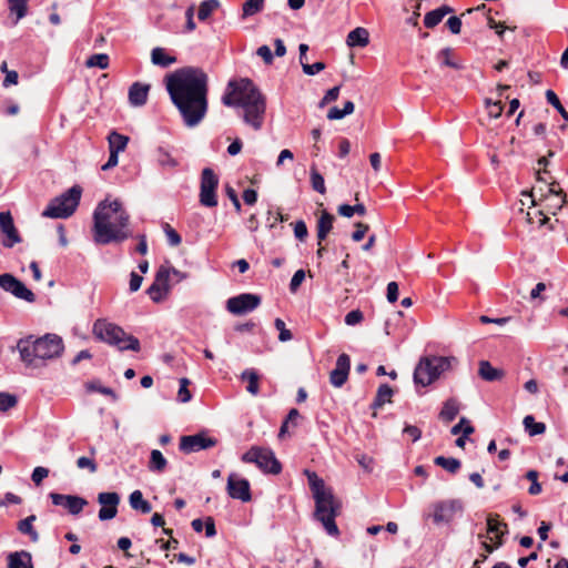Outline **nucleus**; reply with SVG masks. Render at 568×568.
Listing matches in <instances>:
<instances>
[{
	"instance_id": "obj_1",
	"label": "nucleus",
	"mask_w": 568,
	"mask_h": 568,
	"mask_svg": "<svg viewBox=\"0 0 568 568\" xmlns=\"http://www.w3.org/2000/svg\"><path fill=\"white\" fill-rule=\"evenodd\" d=\"M165 87L184 125H199L209 110L207 74L201 68L184 67L165 77Z\"/></svg>"
},
{
	"instance_id": "obj_2",
	"label": "nucleus",
	"mask_w": 568,
	"mask_h": 568,
	"mask_svg": "<svg viewBox=\"0 0 568 568\" xmlns=\"http://www.w3.org/2000/svg\"><path fill=\"white\" fill-rule=\"evenodd\" d=\"M130 214L118 199L100 202L93 213V237L97 244L123 242L132 236Z\"/></svg>"
},
{
	"instance_id": "obj_3",
	"label": "nucleus",
	"mask_w": 568,
	"mask_h": 568,
	"mask_svg": "<svg viewBox=\"0 0 568 568\" xmlns=\"http://www.w3.org/2000/svg\"><path fill=\"white\" fill-rule=\"evenodd\" d=\"M222 103L226 106H239L243 109L244 122L254 130L263 126L266 100L252 80L242 78L231 80L222 97Z\"/></svg>"
},
{
	"instance_id": "obj_4",
	"label": "nucleus",
	"mask_w": 568,
	"mask_h": 568,
	"mask_svg": "<svg viewBox=\"0 0 568 568\" xmlns=\"http://www.w3.org/2000/svg\"><path fill=\"white\" fill-rule=\"evenodd\" d=\"M310 488L315 500V518L322 523L326 532L331 536H338L339 530L335 518L341 513V501L334 496L331 488L325 486L322 478L315 471L304 470Z\"/></svg>"
},
{
	"instance_id": "obj_5",
	"label": "nucleus",
	"mask_w": 568,
	"mask_h": 568,
	"mask_svg": "<svg viewBox=\"0 0 568 568\" xmlns=\"http://www.w3.org/2000/svg\"><path fill=\"white\" fill-rule=\"evenodd\" d=\"M20 359L27 367L38 368L45 365L47 361L60 357L63 349V341L55 334H45L33 338L28 336L17 343Z\"/></svg>"
},
{
	"instance_id": "obj_6",
	"label": "nucleus",
	"mask_w": 568,
	"mask_h": 568,
	"mask_svg": "<svg viewBox=\"0 0 568 568\" xmlns=\"http://www.w3.org/2000/svg\"><path fill=\"white\" fill-rule=\"evenodd\" d=\"M93 334L100 341L116 347L119 351L139 352L141 349L140 341L131 334H128L119 325L98 320L93 324Z\"/></svg>"
},
{
	"instance_id": "obj_7",
	"label": "nucleus",
	"mask_w": 568,
	"mask_h": 568,
	"mask_svg": "<svg viewBox=\"0 0 568 568\" xmlns=\"http://www.w3.org/2000/svg\"><path fill=\"white\" fill-rule=\"evenodd\" d=\"M455 357L430 356L420 358L414 372V382L423 387L430 385L456 363Z\"/></svg>"
},
{
	"instance_id": "obj_8",
	"label": "nucleus",
	"mask_w": 568,
	"mask_h": 568,
	"mask_svg": "<svg viewBox=\"0 0 568 568\" xmlns=\"http://www.w3.org/2000/svg\"><path fill=\"white\" fill-rule=\"evenodd\" d=\"M81 194L82 189L79 185L70 187L50 201L42 212V216L50 219H67L71 216L80 203Z\"/></svg>"
},
{
	"instance_id": "obj_9",
	"label": "nucleus",
	"mask_w": 568,
	"mask_h": 568,
	"mask_svg": "<svg viewBox=\"0 0 568 568\" xmlns=\"http://www.w3.org/2000/svg\"><path fill=\"white\" fill-rule=\"evenodd\" d=\"M241 460L246 464H255L265 474L278 475L282 471V465L274 452L266 447L252 446L242 455Z\"/></svg>"
},
{
	"instance_id": "obj_10",
	"label": "nucleus",
	"mask_w": 568,
	"mask_h": 568,
	"mask_svg": "<svg viewBox=\"0 0 568 568\" xmlns=\"http://www.w3.org/2000/svg\"><path fill=\"white\" fill-rule=\"evenodd\" d=\"M219 186V176L210 168L203 169L201 173L200 203L206 207L217 205L216 189Z\"/></svg>"
},
{
	"instance_id": "obj_11",
	"label": "nucleus",
	"mask_w": 568,
	"mask_h": 568,
	"mask_svg": "<svg viewBox=\"0 0 568 568\" xmlns=\"http://www.w3.org/2000/svg\"><path fill=\"white\" fill-rule=\"evenodd\" d=\"M261 305V297L252 293H242L226 301V310L233 315L253 312Z\"/></svg>"
},
{
	"instance_id": "obj_12",
	"label": "nucleus",
	"mask_w": 568,
	"mask_h": 568,
	"mask_svg": "<svg viewBox=\"0 0 568 568\" xmlns=\"http://www.w3.org/2000/svg\"><path fill=\"white\" fill-rule=\"evenodd\" d=\"M0 287L14 297L33 303L36 295L21 281L9 273L0 274Z\"/></svg>"
},
{
	"instance_id": "obj_13",
	"label": "nucleus",
	"mask_w": 568,
	"mask_h": 568,
	"mask_svg": "<svg viewBox=\"0 0 568 568\" xmlns=\"http://www.w3.org/2000/svg\"><path fill=\"white\" fill-rule=\"evenodd\" d=\"M170 288L169 266L161 265L156 271L154 282L148 288L146 293L153 302L160 303L168 296Z\"/></svg>"
},
{
	"instance_id": "obj_14",
	"label": "nucleus",
	"mask_w": 568,
	"mask_h": 568,
	"mask_svg": "<svg viewBox=\"0 0 568 568\" xmlns=\"http://www.w3.org/2000/svg\"><path fill=\"white\" fill-rule=\"evenodd\" d=\"M463 503L459 499L442 500L434 505L433 519L436 524L449 523L456 514L463 511Z\"/></svg>"
},
{
	"instance_id": "obj_15",
	"label": "nucleus",
	"mask_w": 568,
	"mask_h": 568,
	"mask_svg": "<svg viewBox=\"0 0 568 568\" xmlns=\"http://www.w3.org/2000/svg\"><path fill=\"white\" fill-rule=\"evenodd\" d=\"M215 445L216 439L209 437L203 433L182 436L180 439V449L186 454L207 449L214 447Z\"/></svg>"
},
{
	"instance_id": "obj_16",
	"label": "nucleus",
	"mask_w": 568,
	"mask_h": 568,
	"mask_svg": "<svg viewBox=\"0 0 568 568\" xmlns=\"http://www.w3.org/2000/svg\"><path fill=\"white\" fill-rule=\"evenodd\" d=\"M226 490L229 496L233 499L246 503L252 498L248 480L239 477L236 474H231L227 477Z\"/></svg>"
},
{
	"instance_id": "obj_17",
	"label": "nucleus",
	"mask_w": 568,
	"mask_h": 568,
	"mask_svg": "<svg viewBox=\"0 0 568 568\" xmlns=\"http://www.w3.org/2000/svg\"><path fill=\"white\" fill-rule=\"evenodd\" d=\"M0 231L3 234L2 245L6 247H13L22 241L10 212H0Z\"/></svg>"
},
{
	"instance_id": "obj_18",
	"label": "nucleus",
	"mask_w": 568,
	"mask_h": 568,
	"mask_svg": "<svg viewBox=\"0 0 568 568\" xmlns=\"http://www.w3.org/2000/svg\"><path fill=\"white\" fill-rule=\"evenodd\" d=\"M98 503L102 506L99 510V519L110 520L118 514V505L120 496L116 493H100L98 495Z\"/></svg>"
},
{
	"instance_id": "obj_19",
	"label": "nucleus",
	"mask_w": 568,
	"mask_h": 568,
	"mask_svg": "<svg viewBox=\"0 0 568 568\" xmlns=\"http://www.w3.org/2000/svg\"><path fill=\"white\" fill-rule=\"evenodd\" d=\"M50 498L53 505L64 507L71 515H79L88 505L84 498L73 495L51 493Z\"/></svg>"
},
{
	"instance_id": "obj_20",
	"label": "nucleus",
	"mask_w": 568,
	"mask_h": 568,
	"mask_svg": "<svg viewBox=\"0 0 568 568\" xmlns=\"http://www.w3.org/2000/svg\"><path fill=\"white\" fill-rule=\"evenodd\" d=\"M351 358L347 354H341L337 357L336 366L329 374V382L334 387H342L349 374Z\"/></svg>"
},
{
	"instance_id": "obj_21",
	"label": "nucleus",
	"mask_w": 568,
	"mask_h": 568,
	"mask_svg": "<svg viewBox=\"0 0 568 568\" xmlns=\"http://www.w3.org/2000/svg\"><path fill=\"white\" fill-rule=\"evenodd\" d=\"M508 532L507 524L500 520L498 514H490L487 517V535H478V538H486L490 541H499Z\"/></svg>"
},
{
	"instance_id": "obj_22",
	"label": "nucleus",
	"mask_w": 568,
	"mask_h": 568,
	"mask_svg": "<svg viewBox=\"0 0 568 568\" xmlns=\"http://www.w3.org/2000/svg\"><path fill=\"white\" fill-rule=\"evenodd\" d=\"M150 85L140 82L133 83L129 89V101L132 105L141 106L148 100Z\"/></svg>"
},
{
	"instance_id": "obj_23",
	"label": "nucleus",
	"mask_w": 568,
	"mask_h": 568,
	"mask_svg": "<svg viewBox=\"0 0 568 568\" xmlns=\"http://www.w3.org/2000/svg\"><path fill=\"white\" fill-rule=\"evenodd\" d=\"M346 43L351 48H364L369 43V33L365 28L357 27L347 34Z\"/></svg>"
},
{
	"instance_id": "obj_24",
	"label": "nucleus",
	"mask_w": 568,
	"mask_h": 568,
	"mask_svg": "<svg viewBox=\"0 0 568 568\" xmlns=\"http://www.w3.org/2000/svg\"><path fill=\"white\" fill-rule=\"evenodd\" d=\"M334 215H332L331 213H328L327 211H323L321 216L318 217L317 220V240L321 242H323L328 233L332 231L333 229V223H334Z\"/></svg>"
},
{
	"instance_id": "obj_25",
	"label": "nucleus",
	"mask_w": 568,
	"mask_h": 568,
	"mask_svg": "<svg viewBox=\"0 0 568 568\" xmlns=\"http://www.w3.org/2000/svg\"><path fill=\"white\" fill-rule=\"evenodd\" d=\"M450 12H453V9L448 6H442L433 11H429L424 18L425 27L428 29L435 28L442 22L444 17Z\"/></svg>"
},
{
	"instance_id": "obj_26",
	"label": "nucleus",
	"mask_w": 568,
	"mask_h": 568,
	"mask_svg": "<svg viewBox=\"0 0 568 568\" xmlns=\"http://www.w3.org/2000/svg\"><path fill=\"white\" fill-rule=\"evenodd\" d=\"M479 376L487 382L499 381L504 377V372L501 369L495 368L487 361H481L479 363Z\"/></svg>"
},
{
	"instance_id": "obj_27",
	"label": "nucleus",
	"mask_w": 568,
	"mask_h": 568,
	"mask_svg": "<svg viewBox=\"0 0 568 568\" xmlns=\"http://www.w3.org/2000/svg\"><path fill=\"white\" fill-rule=\"evenodd\" d=\"M241 379L246 382V390L256 396L260 392V376L255 369L248 368L241 374Z\"/></svg>"
},
{
	"instance_id": "obj_28",
	"label": "nucleus",
	"mask_w": 568,
	"mask_h": 568,
	"mask_svg": "<svg viewBox=\"0 0 568 568\" xmlns=\"http://www.w3.org/2000/svg\"><path fill=\"white\" fill-rule=\"evenodd\" d=\"M151 61L153 64L168 68L169 65L176 62V58L169 55L163 48H154L151 52Z\"/></svg>"
},
{
	"instance_id": "obj_29",
	"label": "nucleus",
	"mask_w": 568,
	"mask_h": 568,
	"mask_svg": "<svg viewBox=\"0 0 568 568\" xmlns=\"http://www.w3.org/2000/svg\"><path fill=\"white\" fill-rule=\"evenodd\" d=\"M8 568H33L31 555L27 551L11 554Z\"/></svg>"
},
{
	"instance_id": "obj_30",
	"label": "nucleus",
	"mask_w": 568,
	"mask_h": 568,
	"mask_svg": "<svg viewBox=\"0 0 568 568\" xmlns=\"http://www.w3.org/2000/svg\"><path fill=\"white\" fill-rule=\"evenodd\" d=\"M129 503L133 509L140 510L143 514H149L152 510L151 504L143 498V495L140 490H134L131 493Z\"/></svg>"
},
{
	"instance_id": "obj_31",
	"label": "nucleus",
	"mask_w": 568,
	"mask_h": 568,
	"mask_svg": "<svg viewBox=\"0 0 568 568\" xmlns=\"http://www.w3.org/2000/svg\"><path fill=\"white\" fill-rule=\"evenodd\" d=\"M109 150L113 152H122L129 143V136L112 131L108 136Z\"/></svg>"
},
{
	"instance_id": "obj_32",
	"label": "nucleus",
	"mask_w": 568,
	"mask_h": 568,
	"mask_svg": "<svg viewBox=\"0 0 568 568\" xmlns=\"http://www.w3.org/2000/svg\"><path fill=\"white\" fill-rule=\"evenodd\" d=\"M168 465V460L163 456V454L158 450L153 449L150 455V462H149V469L153 473H162L165 470Z\"/></svg>"
},
{
	"instance_id": "obj_33",
	"label": "nucleus",
	"mask_w": 568,
	"mask_h": 568,
	"mask_svg": "<svg viewBox=\"0 0 568 568\" xmlns=\"http://www.w3.org/2000/svg\"><path fill=\"white\" fill-rule=\"evenodd\" d=\"M459 412L458 403L455 399H448L444 403V406L439 413V417L444 422H452L456 418Z\"/></svg>"
},
{
	"instance_id": "obj_34",
	"label": "nucleus",
	"mask_w": 568,
	"mask_h": 568,
	"mask_svg": "<svg viewBox=\"0 0 568 568\" xmlns=\"http://www.w3.org/2000/svg\"><path fill=\"white\" fill-rule=\"evenodd\" d=\"M392 397H393L392 387L388 386L387 384H382L377 389V394H376V397H375L372 406L374 408H381L386 403H389L392 400Z\"/></svg>"
},
{
	"instance_id": "obj_35",
	"label": "nucleus",
	"mask_w": 568,
	"mask_h": 568,
	"mask_svg": "<svg viewBox=\"0 0 568 568\" xmlns=\"http://www.w3.org/2000/svg\"><path fill=\"white\" fill-rule=\"evenodd\" d=\"M435 465L443 467L450 474H456L462 464L457 458L438 456L434 459Z\"/></svg>"
},
{
	"instance_id": "obj_36",
	"label": "nucleus",
	"mask_w": 568,
	"mask_h": 568,
	"mask_svg": "<svg viewBox=\"0 0 568 568\" xmlns=\"http://www.w3.org/2000/svg\"><path fill=\"white\" fill-rule=\"evenodd\" d=\"M220 7L219 0H205L201 2L197 11L200 21H205Z\"/></svg>"
},
{
	"instance_id": "obj_37",
	"label": "nucleus",
	"mask_w": 568,
	"mask_h": 568,
	"mask_svg": "<svg viewBox=\"0 0 568 568\" xmlns=\"http://www.w3.org/2000/svg\"><path fill=\"white\" fill-rule=\"evenodd\" d=\"M34 520H36V516L34 515H31V516L20 520L19 524H18V530L21 534L29 535L30 538L33 541H37L38 538H39V535H38V532L36 531V529L33 528V525H32Z\"/></svg>"
},
{
	"instance_id": "obj_38",
	"label": "nucleus",
	"mask_w": 568,
	"mask_h": 568,
	"mask_svg": "<svg viewBox=\"0 0 568 568\" xmlns=\"http://www.w3.org/2000/svg\"><path fill=\"white\" fill-rule=\"evenodd\" d=\"M438 60L445 67L453 69H462V64L454 58V51L450 48H445L438 53Z\"/></svg>"
},
{
	"instance_id": "obj_39",
	"label": "nucleus",
	"mask_w": 568,
	"mask_h": 568,
	"mask_svg": "<svg viewBox=\"0 0 568 568\" xmlns=\"http://www.w3.org/2000/svg\"><path fill=\"white\" fill-rule=\"evenodd\" d=\"M524 426L530 436L540 435L546 430L545 424L536 422L531 415L524 418Z\"/></svg>"
},
{
	"instance_id": "obj_40",
	"label": "nucleus",
	"mask_w": 568,
	"mask_h": 568,
	"mask_svg": "<svg viewBox=\"0 0 568 568\" xmlns=\"http://www.w3.org/2000/svg\"><path fill=\"white\" fill-rule=\"evenodd\" d=\"M87 68L106 69L109 67V55L105 53H95L85 61Z\"/></svg>"
},
{
	"instance_id": "obj_41",
	"label": "nucleus",
	"mask_w": 568,
	"mask_h": 568,
	"mask_svg": "<svg viewBox=\"0 0 568 568\" xmlns=\"http://www.w3.org/2000/svg\"><path fill=\"white\" fill-rule=\"evenodd\" d=\"M158 163L166 170H173L178 166V161L165 150H158Z\"/></svg>"
},
{
	"instance_id": "obj_42",
	"label": "nucleus",
	"mask_w": 568,
	"mask_h": 568,
	"mask_svg": "<svg viewBox=\"0 0 568 568\" xmlns=\"http://www.w3.org/2000/svg\"><path fill=\"white\" fill-rule=\"evenodd\" d=\"M310 174L313 190L321 194H325L326 187L323 175L315 169V166L311 168Z\"/></svg>"
},
{
	"instance_id": "obj_43",
	"label": "nucleus",
	"mask_w": 568,
	"mask_h": 568,
	"mask_svg": "<svg viewBox=\"0 0 568 568\" xmlns=\"http://www.w3.org/2000/svg\"><path fill=\"white\" fill-rule=\"evenodd\" d=\"M9 10L17 14V21L27 14L28 0H8Z\"/></svg>"
},
{
	"instance_id": "obj_44",
	"label": "nucleus",
	"mask_w": 568,
	"mask_h": 568,
	"mask_svg": "<svg viewBox=\"0 0 568 568\" xmlns=\"http://www.w3.org/2000/svg\"><path fill=\"white\" fill-rule=\"evenodd\" d=\"M546 99H547V102L549 104H551L560 113L562 119L565 121H568V112L562 106L559 98L557 97V94L552 90H547L546 91Z\"/></svg>"
},
{
	"instance_id": "obj_45",
	"label": "nucleus",
	"mask_w": 568,
	"mask_h": 568,
	"mask_svg": "<svg viewBox=\"0 0 568 568\" xmlns=\"http://www.w3.org/2000/svg\"><path fill=\"white\" fill-rule=\"evenodd\" d=\"M264 8V0H246L243 4V17L258 13Z\"/></svg>"
},
{
	"instance_id": "obj_46",
	"label": "nucleus",
	"mask_w": 568,
	"mask_h": 568,
	"mask_svg": "<svg viewBox=\"0 0 568 568\" xmlns=\"http://www.w3.org/2000/svg\"><path fill=\"white\" fill-rule=\"evenodd\" d=\"M85 387L89 392H97V393L110 396V397H112L113 400L118 399V396L113 392L112 388L102 386L99 382H95V381L89 382V383H87Z\"/></svg>"
},
{
	"instance_id": "obj_47",
	"label": "nucleus",
	"mask_w": 568,
	"mask_h": 568,
	"mask_svg": "<svg viewBox=\"0 0 568 568\" xmlns=\"http://www.w3.org/2000/svg\"><path fill=\"white\" fill-rule=\"evenodd\" d=\"M526 478L531 481V485L528 489L530 495H538L541 493V485L538 483V471L537 470H528L526 473Z\"/></svg>"
},
{
	"instance_id": "obj_48",
	"label": "nucleus",
	"mask_w": 568,
	"mask_h": 568,
	"mask_svg": "<svg viewBox=\"0 0 568 568\" xmlns=\"http://www.w3.org/2000/svg\"><path fill=\"white\" fill-rule=\"evenodd\" d=\"M274 326L278 331V339L280 342H288L293 338V335L290 329L286 328L285 322L281 318H276L274 321Z\"/></svg>"
},
{
	"instance_id": "obj_49",
	"label": "nucleus",
	"mask_w": 568,
	"mask_h": 568,
	"mask_svg": "<svg viewBox=\"0 0 568 568\" xmlns=\"http://www.w3.org/2000/svg\"><path fill=\"white\" fill-rule=\"evenodd\" d=\"M163 230L171 246H178L181 244L182 239L180 234L173 227H171L170 224L165 223Z\"/></svg>"
},
{
	"instance_id": "obj_50",
	"label": "nucleus",
	"mask_w": 568,
	"mask_h": 568,
	"mask_svg": "<svg viewBox=\"0 0 568 568\" xmlns=\"http://www.w3.org/2000/svg\"><path fill=\"white\" fill-rule=\"evenodd\" d=\"M486 108H487L488 115L494 119L499 118L504 110L501 101L493 102L490 100H486Z\"/></svg>"
},
{
	"instance_id": "obj_51",
	"label": "nucleus",
	"mask_w": 568,
	"mask_h": 568,
	"mask_svg": "<svg viewBox=\"0 0 568 568\" xmlns=\"http://www.w3.org/2000/svg\"><path fill=\"white\" fill-rule=\"evenodd\" d=\"M77 466L80 469H88L92 474L98 470V465L94 462V459L90 458V457H85V456H82V457L78 458Z\"/></svg>"
},
{
	"instance_id": "obj_52",
	"label": "nucleus",
	"mask_w": 568,
	"mask_h": 568,
	"mask_svg": "<svg viewBox=\"0 0 568 568\" xmlns=\"http://www.w3.org/2000/svg\"><path fill=\"white\" fill-rule=\"evenodd\" d=\"M364 320L363 312L361 310H353L345 316V324L348 326H354Z\"/></svg>"
},
{
	"instance_id": "obj_53",
	"label": "nucleus",
	"mask_w": 568,
	"mask_h": 568,
	"mask_svg": "<svg viewBox=\"0 0 568 568\" xmlns=\"http://www.w3.org/2000/svg\"><path fill=\"white\" fill-rule=\"evenodd\" d=\"M190 381L187 378L180 379L179 398L182 403H187L191 399V393L187 389Z\"/></svg>"
},
{
	"instance_id": "obj_54",
	"label": "nucleus",
	"mask_w": 568,
	"mask_h": 568,
	"mask_svg": "<svg viewBox=\"0 0 568 568\" xmlns=\"http://www.w3.org/2000/svg\"><path fill=\"white\" fill-rule=\"evenodd\" d=\"M304 278H305V272L303 270H297L291 280L290 291L292 293H295L298 290V287L301 286V284L303 283Z\"/></svg>"
},
{
	"instance_id": "obj_55",
	"label": "nucleus",
	"mask_w": 568,
	"mask_h": 568,
	"mask_svg": "<svg viewBox=\"0 0 568 568\" xmlns=\"http://www.w3.org/2000/svg\"><path fill=\"white\" fill-rule=\"evenodd\" d=\"M356 230L352 234V239L354 242H359L364 239L365 234L369 230V226L367 224H364L362 222H357L355 224Z\"/></svg>"
},
{
	"instance_id": "obj_56",
	"label": "nucleus",
	"mask_w": 568,
	"mask_h": 568,
	"mask_svg": "<svg viewBox=\"0 0 568 568\" xmlns=\"http://www.w3.org/2000/svg\"><path fill=\"white\" fill-rule=\"evenodd\" d=\"M17 404L16 397L6 393H0V410H8Z\"/></svg>"
},
{
	"instance_id": "obj_57",
	"label": "nucleus",
	"mask_w": 568,
	"mask_h": 568,
	"mask_svg": "<svg viewBox=\"0 0 568 568\" xmlns=\"http://www.w3.org/2000/svg\"><path fill=\"white\" fill-rule=\"evenodd\" d=\"M49 475V470L44 467L38 466L33 469L31 479L36 485H40Z\"/></svg>"
},
{
	"instance_id": "obj_58",
	"label": "nucleus",
	"mask_w": 568,
	"mask_h": 568,
	"mask_svg": "<svg viewBox=\"0 0 568 568\" xmlns=\"http://www.w3.org/2000/svg\"><path fill=\"white\" fill-rule=\"evenodd\" d=\"M302 69L305 74L314 75L325 69V63L321 62V61L315 62L313 64L306 63V64H303Z\"/></svg>"
},
{
	"instance_id": "obj_59",
	"label": "nucleus",
	"mask_w": 568,
	"mask_h": 568,
	"mask_svg": "<svg viewBox=\"0 0 568 568\" xmlns=\"http://www.w3.org/2000/svg\"><path fill=\"white\" fill-rule=\"evenodd\" d=\"M294 234L300 241H304L307 237V226L304 221H297L294 224Z\"/></svg>"
},
{
	"instance_id": "obj_60",
	"label": "nucleus",
	"mask_w": 568,
	"mask_h": 568,
	"mask_svg": "<svg viewBox=\"0 0 568 568\" xmlns=\"http://www.w3.org/2000/svg\"><path fill=\"white\" fill-rule=\"evenodd\" d=\"M339 87L336 85L332 89H329L326 94L324 95V98L322 99L320 105L321 106H324L325 104H328L335 100H337L338 95H339Z\"/></svg>"
},
{
	"instance_id": "obj_61",
	"label": "nucleus",
	"mask_w": 568,
	"mask_h": 568,
	"mask_svg": "<svg viewBox=\"0 0 568 568\" xmlns=\"http://www.w3.org/2000/svg\"><path fill=\"white\" fill-rule=\"evenodd\" d=\"M446 26L448 27V29L450 30L452 33L458 34V33H460V29H462V20L456 16L450 17L447 20Z\"/></svg>"
},
{
	"instance_id": "obj_62",
	"label": "nucleus",
	"mask_w": 568,
	"mask_h": 568,
	"mask_svg": "<svg viewBox=\"0 0 568 568\" xmlns=\"http://www.w3.org/2000/svg\"><path fill=\"white\" fill-rule=\"evenodd\" d=\"M481 539H483L481 547L487 555L494 552L496 549L501 547L504 544L503 539H499V541H491V544L488 542L486 538H481Z\"/></svg>"
},
{
	"instance_id": "obj_63",
	"label": "nucleus",
	"mask_w": 568,
	"mask_h": 568,
	"mask_svg": "<svg viewBox=\"0 0 568 568\" xmlns=\"http://www.w3.org/2000/svg\"><path fill=\"white\" fill-rule=\"evenodd\" d=\"M257 55L261 57L266 64H271L273 62V54L271 49L267 45H261L257 51Z\"/></svg>"
},
{
	"instance_id": "obj_64",
	"label": "nucleus",
	"mask_w": 568,
	"mask_h": 568,
	"mask_svg": "<svg viewBox=\"0 0 568 568\" xmlns=\"http://www.w3.org/2000/svg\"><path fill=\"white\" fill-rule=\"evenodd\" d=\"M387 300L390 303H395L398 300V285L396 282L387 284Z\"/></svg>"
}]
</instances>
